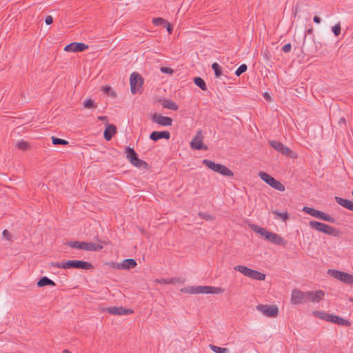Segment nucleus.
Returning a JSON list of instances; mask_svg holds the SVG:
<instances>
[{
	"label": "nucleus",
	"instance_id": "f257e3e1",
	"mask_svg": "<svg viewBox=\"0 0 353 353\" xmlns=\"http://www.w3.org/2000/svg\"><path fill=\"white\" fill-rule=\"evenodd\" d=\"M182 292L190 294H220L223 292L221 288L212 286H192L181 289Z\"/></svg>",
	"mask_w": 353,
	"mask_h": 353
},
{
	"label": "nucleus",
	"instance_id": "f03ea898",
	"mask_svg": "<svg viewBox=\"0 0 353 353\" xmlns=\"http://www.w3.org/2000/svg\"><path fill=\"white\" fill-rule=\"evenodd\" d=\"M309 225L311 228L316 230V231L323 232L324 234L331 235L333 236H339L340 231L327 224L319 222L316 221H311L309 223Z\"/></svg>",
	"mask_w": 353,
	"mask_h": 353
},
{
	"label": "nucleus",
	"instance_id": "7ed1b4c3",
	"mask_svg": "<svg viewBox=\"0 0 353 353\" xmlns=\"http://www.w3.org/2000/svg\"><path fill=\"white\" fill-rule=\"evenodd\" d=\"M202 163L208 167L209 169L225 176H233L234 173L232 170L228 168L224 165L216 163L215 162L209 160L203 159Z\"/></svg>",
	"mask_w": 353,
	"mask_h": 353
},
{
	"label": "nucleus",
	"instance_id": "20e7f679",
	"mask_svg": "<svg viewBox=\"0 0 353 353\" xmlns=\"http://www.w3.org/2000/svg\"><path fill=\"white\" fill-rule=\"evenodd\" d=\"M259 176L267 184L275 190L279 191H284L285 186L279 181L276 180L274 177L265 172H260Z\"/></svg>",
	"mask_w": 353,
	"mask_h": 353
},
{
	"label": "nucleus",
	"instance_id": "39448f33",
	"mask_svg": "<svg viewBox=\"0 0 353 353\" xmlns=\"http://www.w3.org/2000/svg\"><path fill=\"white\" fill-rule=\"evenodd\" d=\"M327 274L332 277L341 281V282L353 285V275L349 273L330 269L327 271Z\"/></svg>",
	"mask_w": 353,
	"mask_h": 353
},
{
	"label": "nucleus",
	"instance_id": "423d86ee",
	"mask_svg": "<svg viewBox=\"0 0 353 353\" xmlns=\"http://www.w3.org/2000/svg\"><path fill=\"white\" fill-rule=\"evenodd\" d=\"M144 80L141 75L137 72L131 74L130 77V90L132 94H136L139 88L143 84Z\"/></svg>",
	"mask_w": 353,
	"mask_h": 353
},
{
	"label": "nucleus",
	"instance_id": "0eeeda50",
	"mask_svg": "<svg viewBox=\"0 0 353 353\" xmlns=\"http://www.w3.org/2000/svg\"><path fill=\"white\" fill-rule=\"evenodd\" d=\"M256 310L268 317H275L279 312L277 306L274 305L260 304L256 306Z\"/></svg>",
	"mask_w": 353,
	"mask_h": 353
},
{
	"label": "nucleus",
	"instance_id": "6e6552de",
	"mask_svg": "<svg viewBox=\"0 0 353 353\" xmlns=\"http://www.w3.org/2000/svg\"><path fill=\"white\" fill-rule=\"evenodd\" d=\"M270 145L274 150L281 153L282 154L286 155L290 157H292L293 152L287 146L284 145L281 142L277 141H270Z\"/></svg>",
	"mask_w": 353,
	"mask_h": 353
},
{
	"label": "nucleus",
	"instance_id": "1a4fd4ad",
	"mask_svg": "<svg viewBox=\"0 0 353 353\" xmlns=\"http://www.w3.org/2000/svg\"><path fill=\"white\" fill-rule=\"evenodd\" d=\"M105 312L113 315H128L133 313V311L131 309H127L122 306H112L107 307L104 310Z\"/></svg>",
	"mask_w": 353,
	"mask_h": 353
},
{
	"label": "nucleus",
	"instance_id": "9d476101",
	"mask_svg": "<svg viewBox=\"0 0 353 353\" xmlns=\"http://www.w3.org/2000/svg\"><path fill=\"white\" fill-rule=\"evenodd\" d=\"M306 301V292L299 289H294L292 292L291 303L292 304H300Z\"/></svg>",
	"mask_w": 353,
	"mask_h": 353
},
{
	"label": "nucleus",
	"instance_id": "9b49d317",
	"mask_svg": "<svg viewBox=\"0 0 353 353\" xmlns=\"http://www.w3.org/2000/svg\"><path fill=\"white\" fill-rule=\"evenodd\" d=\"M152 121L154 123H156L162 126H170L172 123V119L169 117L163 116L161 114H158L154 113L152 116Z\"/></svg>",
	"mask_w": 353,
	"mask_h": 353
},
{
	"label": "nucleus",
	"instance_id": "f8f14e48",
	"mask_svg": "<svg viewBox=\"0 0 353 353\" xmlns=\"http://www.w3.org/2000/svg\"><path fill=\"white\" fill-rule=\"evenodd\" d=\"M88 48V46L83 43L72 42L64 48L66 52H80Z\"/></svg>",
	"mask_w": 353,
	"mask_h": 353
},
{
	"label": "nucleus",
	"instance_id": "ddd939ff",
	"mask_svg": "<svg viewBox=\"0 0 353 353\" xmlns=\"http://www.w3.org/2000/svg\"><path fill=\"white\" fill-rule=\"evenodd\" d=\"M70 268L91 270L94 268L93 265L87 261L80 260H70Z\"/></svg>",
	"mask_w": 353,
	"mask_h": 353
},
{
	"label": "nucleus",
	"instance_id": "4468645a",
	"mask_svg": "<svg viewBox=\"0 0 353 353\" xmlns=\"http://www.w3.org/2000/svg\"><path fill=\"white\" fill-rule=\"evenodd\" d=\"M325 292L321 290H316V292L307 291L306 292V300H309L312 303H319L324 296Z\"/></svg>",
	"mask_w": 353,
	"mask_h": 353
},
{
	"label": "nucleus",
	"instance_id": "2eb2a0df",
	"mask_svg": "<svg viewBox=\"0 0 353 353\" xmlns=\"http://www.w3.org/2000/svg\"><path fill=\"white\" fill-rule=\"evenodd\" d=\"M265 239L278 245L285 246L287 244V241L283 237L278 234L270 232H269L268 235H266Z\"/></svg>",
	"mask_w": 353,
	"mask_h": 353
},
{
	"label": "nucleus",
	"instance_id": "dca6fc26",
	"mask_svg": "<svg viewBox=\"0 0 353 353\" xmlns=\"http://www.w3.org/2000/svg\"><path fill=\"white\" fill-rule=\"evenodd\" d=\"M149 137L154 141H157L161 139L168 140L170 138V133L168 131H153L150 133Z\"/></svg>",
	"mask_w": 353,
	"mask_h": 353
},
{
	"label": "nucleus",
	"instance_id": "f3484780",
	"mask_svg": "<svg viewBox=\"0 0 353 353\" xmlns=\"http://www.w3.org/2000/svg\"><path fill=\"white\" fill-rule=\"evenodd\" d=\"M334 199L339 205L353 212V201L339 196H335Z\"/></svg>",
	"mask_w": 353,
	"mask_h": 353
},
{
	"label": "nucleus",
	"instance_id": "a211bd4d",
	"mask_svg": "<svg viewBox=\"0 0 353 353\" xmlns=\"http://www.w3.org/2000/svg\"><path fill=\"white\" fill-rule=\"evenodd\" d=\"M116 133V126L114 124H108L103 132V137L105 140L110 141Z\"/></svg>",
	"mask_w": 353,
	"mask_h": 353
},
{
	"label": "nucleus",
	"instance_id": "6ab92c4d",
	"mask_svg": "<svg viewBox=\"0 0 353 353\" xmlns=\"http://www.w3.org/2000/svg\"><path fill=\"white\" fill-rule=\"evenodd\" d=\"M302 210L304 212H305V213L310 214V216H312L316 219H319L321 220L323 219L324 212L322 211L316 210V209L310 208V207H307V206H304Z\"/></svg>",
	"mask_w": 353,
	"mask_h": 353
},
{
	"label": "nucleus",
	"instance_id": "aec40b11",
	"mask_svg": "<svg viewBox=\"0 0 353 353\" xmlns=\"http://www.w3.org/2000/svg\"><path fill=\"white\" fill-rule=\"evenodd\" d=\"M82 249L88 251H99L103 249L100 244L92 242H81Z\"/></svg>",
	"mask_w": 353,
	"mask_h": 353
},
{
	"label": "nucleus",
	"instance_id": "412c9836",
	"mask_svg": "<svg viewBox=\"0 0 353 353\" xmlns=\"http://www.w3.org/2000/svg\"><path fill=\"white\" fill-rule=\"evenodd\" d=\"M190 146L194 150H207L208 148L207 146L203 144L202 139L199 138L198 136L194 137L190 143Z\"/></svg>",
	"mask_w": 353,
	"mask_h": 353
},
{
	"label": "nucleus",
	"instance_id": "4be33fe9",
	"mask_svg": "<svg viewBox=\"0 0 353 353\" xmlns=\"http://www.w3.org/2000/svg\"><path fill=\"white\" fill-rule=\"evenodd\" d=\"M160 101L161 103L162 106L164 108H167L174 111H176L179 109V106L177 105V104L171 99H165L163 100H161Z\"/></svg>",
	"mask_w": 353,
	"mask_h": 353
},
{
	"label": "nucleus",
	"instance_id": "5701e85b",
	"mask_svg": "<svg viewBox=\"0 0 353 353\" xmlns=\"http://www.w3.org/2000/svg\"><path fill=\"white\" fill-rule=\"evenodd\" d=\"M50 285V286H56V283L51 279H50L47 276H42L37 282V286L39 288Z\"/></svg>",
	"mask_w": 353,
	"mask_h": 353
},
{
	"label": "nucleus",
	"instance_id": "b1692460",
	"mask_svg": "<svg viewBox=\"0 0 353 353\" xmlns=\"http://www.w3.org/2000/svg\"><path fill=\"white\" fill-rule=\"evenodd\" d=\"M314 314L321 319L325 320L327 321L332 322V321H333V319L334 316V314H328V313H326L324 312H320V311L314 312Z\"/></svg>",
	"mask_w": 353,
	"mask_h": 353
},
{
	"label": "nucleus",
	"instance_id": "393cba45",
	"mask_svg": "<svg viewBox=\"0 0 353 353\" xmlns=\"http://www.w3.org/2000/svg\"><path fill=\"white\" fill-rule=\"evenodd\" d=\"M137 261L133 259H124L121 262V266L123 267V270H130L137 266Z\"/></svg>",
	"mask_w": 353,
	"mask_h": 353
},
{
	"label": "nucleus",
	"instance_id": "a878e982",
	"mask_svg": "<svg viewBox=\"0 0 353 353\" xmlns=\"http://www.w3.org/2000/svg\"><path fill=\"white\" fill-rule=\"evenodd\" d=\"M250 227L252 231L259 234L265 239L266 238V235H268V233L269 232V231L266 230L265 228H261L255 224L250 225Z\"/></svg>",
	"mask_w": 353,
	"mask_h": 353
},
{
	"label": "nucleus",
	"instance_id": "bb28decb",
	"mask_svg": "<svg viewBox=\"0 0 353 353\" xmlns=\"http://www.w3.org/2000/svg\"><path fill=\"white\" fill-rule=\"evenodd\" d=\"M250 227L252 231L259 234L265 239L266 238V235H268V233L269 232V231L266 230L265 228H261L255 224L250 225Z\"/></svg>",
	"mask_w": 353,
	"mask_h": 353
},
{
	"label": "nucleus",
	"instance_id": "cd10ccee",
	"mask_svg": "<svg viewBox=\"0 0 353 353\" xmlns=\"http://www.w3.org/2000/svg\"><path fill=\"white\" fill-rule=\"evenodd\" d=\"M125 150L127 158L130 162H132V161H134V159H135L138 157L134 148L126 146Z\"/></svg>",
	"mask_w": 353,
	"mask_h": 353
},
{
	"label": "nucleus",
	"instance_id": "c85d7f7f",
	"mask_svg": "<svg viewBox=\"0 0 353 353\" xmlns=\"http://www.w3.org/2000/svg\"><path fill=\"white\" fill-rule=\"evenodd\" d=\"M249 278L258 281H264L265 274L256 270H252Z\"/></svg>",
	"mask_w": 353,
	"mask_h": 353
},
{
	"label": "nucleus",
	"instance_id": "c756f323",
	"mask_svg": "<svg viewBox=\"0 0 353 353\" xmlns=\"http://www.w3.org/2000/svg\"><path fill=\"white\" fill-rule=\"evenodd\" d=\"M332 323L346 327H350L351 325V323L348 320L344 319L336 315H334Z\"/></svg>",
	"mask_w": 353,
	"mask_h": 353
},
{
	"label": "nucleus",
	"instance_id": "7c9ffc66",
	"mask_svg": "<svg viewBox=\"0 0 353 353\" xmlns=\"http://www.w3.org/2000/svg\"><path fill=\"white\" fill-rule=\"evenodd\" d=\"M234 270L236 271H238V272L243 274L245 276H246L248 277L250 276V272L252 270V269H250L246 266L241 265L235 266Z\"/></svg>",
	"mask_w": 353,
	"mask_h": 353
},
{
	"label": "nucleus",
	"instance_id": "2f4dec72",
	"mask_svg": "<svg viewBox=\"0 0 353 353\" xmlns=\"http://www.w3.org/2000/svg\"><path fill=\"white\" fill-rule=\"evenodd\" d=\"M194 83L196 86H198L199 88H201L202 90L205 91L207 90V85L205 82V81L199 77H196L194 78Z\"/></svg>",
	"mask_w": 353,
	"mask_h": 353
},
{
	"label": "nucleus",
	"instance_id": "473e14b6",
	"mask_svg": "<svg viewBox=\"0 0 353 353\" xmlns=\"http://www.w3.org/2000/svg\"><path fill=\"white\" fill-rule=\"evenodd\" d=\"M134 166L137 168H148V164L144 161L143 160L139 159L138 157L132 161V162H130Z\"/></svg>",
	"mask_w": 353,
	"mask_h": 353
},
{
	"label": "nucleus",
	"instance_id": "72a5a7b5",
	"mask_svg": "<svg viewBox=\"0 0 353 353\" xmlns=\"http://www.w3.org/2000/svg\"><path fill=\"white\" fill-rule=\"evenodd\" d=\"M210 348L215 353H228V348L219 347L212 344L209 345Z\"/></svg>",
	"mask_w": 353,
	"mask_h": 353
},
{
	"label": "nucleus",
	"instance_id": "f704fd0d",
	"mask_svg": "<svg viewBox=\"0 0 353 353\" xmlns=\"http://www.w3.org/2000/svg\"><path fill=\"white\" fill-rule=\"evenodd\" d=\"M212 68L214 70L215 77L216 78H219L222 75V68L218 63H213L212 65Z\"/></svg>",
	"mask_w": 353,
	"mask_h": 353
},
{
	"label": "nucleus",
	"instance_id": "c9c22d12",
	"mask_svg": "<svg viewBox=\"0 0 353 353\" xmlns=\"http://www.w3.org/2000/svg\"><path fill=\"white\" fill-rule=\"evenodd\" d=\"M272 213L278 218L282 219L284 221H286L289 219V216L287 212H280L277 210H275Z\"/></svg>",
	"mask_w": 353,
	"mask_h": 353
},
{
	"label": "nucleus",
	"instance_id": "e433bc0d",
	"mask_svg": "<svg viewBox=\"0 0 353 353\" xmlns=\"http://www.w3.org/2000/svg\"><path fill=\"white\" fill-rule=\"evenodd\" d=\"M52 144L53 145H68V141L65 140V139H59V138H57V137H52Z\"/></svg>",
	"mask_w": 353,
	"mask_h": 353
},
{
	"label": "nucleus",
	"instance_id": "4c0bfd02",
	"mask_svg": "<svg viewBox=\"0 0 353 353\" xmlns=\"http://www.w3.org/2000/svg\"><path fill=\"white\" fill-rule=\"evenodd\" d=\"M65 245L70 246L72 248H77V249H82L81 242L80 241H67L65 243Z\"/></svg>",
	"mask_w": 353,
	"mask_h": 353
},
{
	"label": "nucleus",
	"instance_id": "58836bf2",
	"mask_svg": "<svg viewBox=\"0 0 353 353\" xmlns=\"http://www.w3.org/2000/svg\"><path fill=\"white\" fill-rule=\"evenodd\" d=\"M16 145L17 147L21 150H27L30 148L28 143L23 140L18 141Z\"/></svg>",
	"mask_w": 353,
	"mask_h": 353
},
{
	"label": "nucleus",
	"instance_id": "ea45409f",
	"mask_svg": "<svg viewBox=\"0 0 353 353\" xmlns=\"http://www.w3.org/2000/svg\"><path fill=\"white\" fill-rule=\"evenodd\" d=\"M83 107L88 109L94 108L96 107V104L92 99H88L83 102Z\"/></svg>",
	"mask_w": 353,
	"mask_h": 353
},
{
	"label": "nucleus",
	"instance_id": "a19ab883",
	"mask_svg": "<svg viewBox=\"0 0 353 353\" xmlns=\"http://www.w3.org/2000/svg\"><path fill=\"white\" fill-rule=\"evenodd\" d=\"M248 69V66L246 64L243 63L241 64L235 71V74L237 77H239L241 74H242L243 72H245Z\"/></svg>",
	"mask_w": 353,
	"mask_h": 353
},
{
	"label": "nucleus",
	"instance_id": "79ce46f5",
	"mask_svg": "<svg viewBox=\"0 0 353 353\" xmlns=\"http://www.w3.org/2000/svg\"><path fill=\"white\" fill-rule=\"evenodd\" d=\"M152 23L155 26H164L165 23H167V21L161 17H157L152 19Z\"/></svg>",
	"mask_w": 353,
	"mask_h": 353
},
{
	"label": "nucleus",
	"instance_id": "37998d69",
	"mask_svg": "<svg viewBox=\"0 0 353 353\" xmlns=\"http://www.w3.org/2000/svg\"><path fill=\"white\" fill-rule=\"evenodd\" d=\"M103 91L106 93L108 95H110L111 97H116V93L112 89L111 87L108 86V85H105L103 88Z\"/></svg>",
	"mask_w": 353,
	"mask_h": 353
},
{
	"label": "nucleus",
	"instance_id": "c03bdc74",
	"mask_svg": "<svg viewBox=\"0 0 353 353\" xmlns=\"http://www.w3.org/2000/svg\"><path fill=\"white\" fill-rule=\"evenodd\" d=\"M322 221H325L329 223H334L336 222V219L330 215L324 212Z\"/></svg>",
	"mask_w": 353,
	"mask_h": 353
},
{
	"label": "nucleus",
	"instance_id": "a18cd8bd",
	"mask_svg": "<svg viewBox=\"0 0 353 353\" xmlns=\"http://www.w3.org/2000/svg\"><path fill=\"white\" fill-rule=\"evenodd\" d=\"M341 24L340 23H337L334 27H332V31L333 34L336 37H337L341 33Z\"/></svg>",
	"mask_w": 353,
	"mask_h": 353
},
{
	"label": "nucleus",
	"instance_id": "49530a36",
	"mask_svg": "<svg viewBox=\"0 0 353 353\" xmlns=\"http://www.w3.org/2000/svg\"><path fill=\"white\" fill-rule=\"evenodd\" d=\"M199 216L201 219L207 220V221H212L214 219L212 215H210V214H208V213H205V212H200L199 214Z\"/></svg>",
	"mask_w": 353,
	"mask_h": 353
},
{
	"label": "nucleus",
	"instance_id": "de8ad7c7",
	"mask_svg": "<svg viewBox=\"0 0 353 353\" xmlns=\"http://www.w3.org/2000/svg\"><path fill=\"white\" fill-rule=\"evenodd\" d=\"M161 72L165 74H172L174 72V70L168 67H161L160 69Z\"/></svg>",
	"mask_w": 353,
	"mask_h": 353
},
{
	"label": "nucleus",
	"instance_id": "09e8293b",
	"mask_svg": "<svg viewBox=\"0 0 353 353\" xmlns=\"http://www.w3.org/2000/svg\"><path fill=\"white\" fill-rule=\"evenodd\" d=\"M292 46L290 43H286L282 48V51L285 53H288L291 50Z\"/></svg>",
	"mask_w": 353,
	"mask_h": 353
},
{
	"label": "nucleus",
	"instance_id": "8fccbe9b",
	"mask_svg": "<svg viewBox=\"0 0 353 353\" xmlns=\"http://www.w3.org/2000/svg\"><path fill=\"white\" fill-rule=\"evenodd\" d=\"M70 260L65 262L61 263V268L63 269H70Z\"/></svg>",
	"mask_w": 353,
	"mask_h": 353
},
{
	"label": "nucleus",
	"instance_id": "3c124183",
	"mask_svg": "<svg viewBox=\"0 0 353 353\" xmlns=\"http://www.w3.org/2000/svg\"><path fill=\"white\" fill-rule=\"evenodd\" d=\"M163 26L166 28L169 34H171L172 32V26L168 21L167 23H165Z\"/></svg>",
	"mask_w": 353,
	"mask_h": 353
},
{
	"label": "nucleus",
	"instance_id": "603ef678",
	"mask_svg": "<svg viewBox=\"0 0 353 353\" xmlns=\"http://www.w3.org/2000/svg\"><path fill=\"white\" fill-rule=\"evenodd\" d=\"M53 22V18L52 16L49 15L48 16L46 19H45V23L47 24V25H50L52 24Z\"/></svg>",
	"mask_w": 353,
	"mask_h": 353
},
{
	"label": "nucleus",
	"instance_id": "864d4df0",
	"mask_svg": "<svg viewBox=\"0 0 353 353\" xmlns=\"http://www.w3.org/2000/svg\"><path fill=\"white\" fill-rule=\"evenodd\" d=\"M3 236L7 239V240H9L10 239V232L7 230H4L3 231Z\"/></svg>",
	"mask_w": 353,
	"mask_h": 353
},
{
	"label": "nucleus",
	"instance_id": "5fc2aeb1",
	"mask_svg": "<svg viewBox=\"0 0 353 353\" xmlns=\"http://www.w3.org/2000/svg\"><path fill=\"white\" fill-rule=\"evenodd\" d=\"M154 281L160 284H168V279H157Z\"/></svg>",
	"mask_w": 353,
	"mask_h": 353
},
{
	"label": "nucleus",
	"instance_id": "6e6d98bb",
	"mask_svg": "<svg viewBox=\"0 0 353 353\" xmlns=\"http://www.w3.org/2000/svg\"><path fill=\"white\" fill-rule=\"evenodd\" d=\"M50 265L51 267H56L57 268H61V262H51Z\"/></svg>",
	"mask_w": 353,
	"mask_h": 353
},
{
	"label": "nucleus",
	"instance_id": "4d7b16f0",
	"mask_svg": "<svg viewBox=\"0 0 353 353\" xmlns=\"http://www.w3.org/2000/svg\"><path fill=\"white\" fill-rule=\"evenodd\" d=\"M113 267L117 270H123V267L121 266V262L114 263Z\"/></svg>",
	"mask_w": 353,
	"mask_h": 353
},
{
	"label": "nucleus",
	"instance_id": "13d9d810",
	"mask_svg": "<svg viewBox=\"0 0 353 353\" xmlns=\"http://www.w3.org/2000/svg\"><path fill=\"white\" fill-rule=\"evenodd\" d=\"M313 21H314V23H318V24H319V23H321V18H320V17H319L318 16H314V17H313Z\"/></svg>",
	"mask_w": 353,
	"mask_h": 353
},
{
	"label": "nucleus",
	"instance_id": "bf43d9fd",
	"mask_svg": "<svg viewBox=\"0 0 353 353\" xmlns=\"http://www.w3.org/2000/svg\"><path fill=\"white\" fill-rule=\"evenodd\" d=\"M178 280L176 279L172 278L168 279V284H174Z\"/></svg>",
	"mask_w": 353,
	"mask_h": 353
},
{
	"label": "nucleus",
	"instance_id": "052dcab7",
	"mask_svg": "<svg viewBox=\"0 0 353 353\" xmlns=\"http://www.w3.org/2000/svg\"><path fill=\"white\" fill-rule=\"evenodd\" d=\"M98 120L99 121H108V119H107V117L105 116H99L97 117Z\"/></svg>",
	"mask_w": 353,
	"mask_h": 353
},
{
	"label": "nucleus",
	"instance_id": "680f3d73",
	"mask_svg": "<svg viewBox=\"0 0 353 353\" xmlns=\"http://www.w3.org/2000/svg\"><path fill=\"white\" fill-rule=\"evenodd\" d=\"M345 123H346V121H345V119L344 118L340 119V120L339 121V125H341V124L345 125Z\"/></svg>",
	"mask_w": 353,
	"mask_h": 353
},
{
	"label": "nucleus",
	"instance_id": "e2e57ef3",
	"mask_svg": "<svg viewBox=\"0 0 353 353\" xmlns=\"http://www.w3.org/2000/svg\"><path fill=\"white\" fill-rule=\"evenodd\" d=\"M264 97L268 100H270V96L268 92L264 93Z\"/></svg>",
	"mask_w": 353,
	"mask_h": 353
},
{
	"label": "nucleus",
	"instance_id": "0e129e2a",
	"mask_svg": "<svg viewBox=\"0 0 353 353\" xmlns=\"http://www.w3.org/2000/svg\"><path fill=\"white\" fill-rule=\"evenodd\" d=\"M312 32H313V28L312 27L307 30V33L309 34H312Z\"/></svg>",
	"mask_w": 353,
	"mask_h": 353
},
{
	"label": "nucleus",
	"instance_id": "69168bd1",
	"mask_svg": "<svg viewBox=\"0 0 353 353\" xmlns=\"http://www.w3.org/2000/svg\"><path fill=\"white\" fill-rule=\"evenodd\" d=\"M297 12H298V10H297V7H296V8H295V10H294V16H296V15Z\"/></svg>",
	"mask_w": 353,
	"mask_h": 353
},
{
	"label": "nucleus",
	"instance_id": "338daca9",
	"mask_svg": "<svg viewBox=\"0 0 353 353\" xmlns=\"http://www.w3.org/2000/svg\"><path fill=\"white\" fill-rule=\"evenodd\" d=\"M62 353H71V352L68 350H64Z\"/></svg>",
	"mask_w": 353,
	"mask_h": 353
},
{
	"label": "nucleus",
	"instance_id": "774afa93",
	"mask_svg": "<svg viewBox=\"0 0 353 353\" xmlns=\"http://www.w3.org/2000/svg\"><path fill=\"white\" fill-rule=\"evenodd\" d=\"M350 300V301L353 302V299L351 298Z\"/></svg>",
	"mask_w": 353,
	"mask_h": 353
}]
</instances>
